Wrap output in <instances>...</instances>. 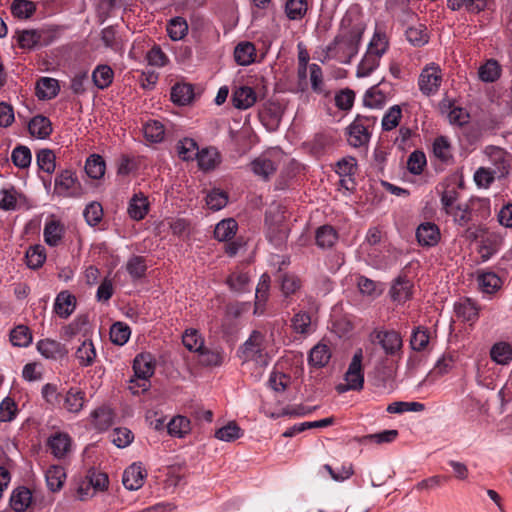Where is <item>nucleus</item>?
Returning a JSON list of instances; mask_svg holds the SVG:
<instances>
[{"mask_svg":"<svg viewBox=\"0 0 512 512\" xmlns=\"http://www.w3.org/2000/svg\"><path fill=\"white\" fill-rule=\"evenodd\" d=\"M169 435L182 438L190 431V420L184 416H176L167 424Z\"/></svg>","mask_w":512,"mask_h":512,"instance_id":"nucleus-45","label":"nucleus"},{"mask_svg":"<svg viewBox=\"0 0 512 512\" xmlns=\"http://www.w3.org/2000/svg\"><path fill=\"white\" fill-rule=\"evenodd\" d=\"M387 99V93L380 87V84L372 86L364 96V104L370 108L382 107Z\"/></svg>","mask_w":512,"mask_h":512,"instance_id":"nucleus-36","label":"nucleus"},{"mask_svg":"<svg viewBox=\"0 0 512 512\" xmlns=\"http://www.w3.org/2000/svg\"><path fill=\"white\" fill-rule=\"evenodd\" d=\"M59 83L54 78L42 77L36 83V96L40 100H50L57 96Z\"/></svg>","mask_w":512,"mask_h":512,"instance_id":"nucleus-17","label":"nucleus"},{"mask_svg":"<svg viewBox=\"0 0 512 512\" xmlns=\"http://www.w3.org/2000/svg\"><path fill=\"white\" fill-rule=\"evenodd\" d=\"M485 153L494 166L492 170L496 177L502 178L509 174L512 165V156L509 153L497 146L486 147Z\"/></svg>","mask_w":512,"mask_h":512,"instance_id":"nucleus-9","label":"nucleus"},{"mask_svg":"<svg viewBox=\"0 0 512 512\" xmlns=\"http://www.w3.org/2000/svg\"><path fill=\"white\" fill-rule=\"evenodd\" d=\"M10 10L14 17L28 19L36 11V5L35 2H12Z\"/></svg>","mask_w":512,"mask_h":512,"instance_id":"nucleus-60","label":"nucleus"},{"mask_svg":"<svg viewBox=\"0 0 512 512\" xmlns=\"http://www.w3.org/2000/svg\"><path fill=\"white\" fill-rule=\"evenodd\" d=\"M267 237L276 247L282 246L287 237V227L284 224H273L268 227Z\"/></svg>","mask_w":512,"mask_h":512,"instance_id":"nucleus-58","label":"nucleus"},{"mask_svg":"<svg viewBox=\"0 0 512 512\" xmlns=\"http://www.w3.org/2000/svg\"><path fill=\"white\" fill-rule=\"evenodd\" d=\"M265 336L257 330H254L249 338L240 346L238 356L243 362L254 361L260 366L268 364L267 353H265Z\"/></svg>","mask_w":512,"mask_h":512,"instance_id":"nucleus-2","label":"nucleus"},{"mask_svg":"<svg viewBox=\"0 0 512 512\" xmlns=\"http://www.w3.org/2000/svg\"><path fill=\"white\" fill-rule=\"evenodd\" d=\"M26 263L29 268L38 269L40 268L46 259L45 250L42 246L36 245L30 247L25 255Z\"/></svg>","mask_w":512,"mask_h":512,"instance_id":"nucleus-54","label":"nucleus"},{"mask_svg":"<svg viewBox=\"0 0 512 512\" xmlns=\"http://www.w3.org/2000/svg\"><path fill=\"white\" fill-rule=\"evenodd\" d=\"M188 24L182 17L172 18L167 24V33L171 40L178 41L186 36Z\"/></svg>","mask_w":512,"mask_h":512,"instance_id":"nucleus-44","label":"nucleus"},{"mask_svg":"<svg viewBox=\"0 0 512 512\" xmlns=\"http://www.w3.org/2000/svg\"><path fill=\"white\" fill-rule=\"evenodd\" d=\"M37 165L40 170L52 174L56 168V156L51 149H41L36 154Z\"/></svg>","mask_w":512,"mask_h":512,"instance_id":"nucleus-42","label":"nucleus"},{"mask_svg":"<svg viewBox=\"0 0 512 512\" xmlns=\"http://www.w3.org/2000/svg\"><path fill=\"white\" fill-rule=\"evenodd\" d=\"M243 435V430L235 421L229 422L227 425L219 428L215 432V437L221 441L233 442Z\"/></svg>","mask_w":512,"mask_h":512,"instance_id":"nucleus-43","label":"nucleus"},{"mask_svg":"<svg viewBox=\"0 0 512 512\" xmlns=\"http://www.w3.org/2000/svg\"><path fill=\"white\" fill-rule=\"evenodd\" d=\"M144 137L152 143H159L163 140L165 129L158 120H150L143 127Z\"/></svg>","mask_w":512,"mask_h":512,"instance_id":"nucleus-46","label":"nucleus"},{"mask_svg":"<svg viewBox=\"0 0 512 512\" xmlns=\"http://www.w3.org/2000/svg\"><path fill=\"white\" fill-rule=\"evenodd\" d=\"M373 118L368 116H358L346 128L347 141L350 146L360 148L368 144L370 140V132L368 130Z\"/></svg>","mask_w":512,"mask_h":512,"instance_id":"nucleus-4","label":"nucleus"},{"mask_svg":"<svg viewBox=\"0 0 512 512\" xmlns=\"http://www.w3.org/2000/svg\"><path fill=\"white\" fill-rule=\"evenodd\" d=\"M198 150V145L192 138H184L177 143L178 155L184 161L194 160Z\"/></svg>","mask_w":512,"mask_h":512,"instance_id":"nucleus-48","label":"nucleus"},{"mask_svg":"<svg viewBox=\"0 0 512 512\" xmlns=\"http://www.w3.org/2000/svg\"><path fill=\"white\" fill-rule=\"evenodd\" d=\"M345 23V20H343ZM364 33V27L356 24L347 28L342 27L334 40L326 48V57L335 59L342 64H349L358 53L359 45Z\"/></svg>","mask_w":512,"mask_h":512,"instance_id":"nucleus-1","label":"nucleus"},{"mask_svg":"<svg viewBox=\"0 0 512 512\" xmlns=\"http://www.w3.org/2000/svg\"><path fill=\"white\" fill-rule=\"evenodd\" d=\"M337 241V233L333 227L324 225L316 231V243L321 248H330Z\"/></svg>","mask_w":512,"mask_h":512,"instance_id":"nucleus-47","label":"nucleus"},{"mask_svg":"<svg viewBox=\"0 0 512 512\" xmlns=\"http://www.w3.org/2000/svg\"><path fill=\"white\" fill-rule=\"evenodd\" d=\"M411 289V282L407 278L399 276L392 284L390 296L399 303L406 302L411 297Z\"/></svg>","mask_w":512,"mask_h":512,"instance_id":"nucleus-18","label":"nucleus"},{"mask_svg":"<svg viewBox=\"0 0 512 512\" xmlns=\"http://www.w3.org/2000/svg\"><path fill=\"white\" fill-rule=\"evenodd\" d=\"M477 281L480 290L487 294L496 292L502 284L501 279L494 272H483L479 274Z\"/></svg>","mask_w":512,"mask_h":512,"instance_id":"nucleus-33","label":"nucleus"},{"mask_svg":"<svg viewBox=\"0 0 512 512\" xmlns=\"http://www.w3.org/2000/svg\"><path fill=\"white\" fill-rule=\"evenodd\" d=\"M426 30V27L422 24L409 27L406 30V38L413 46L421 47L428 43L429 40Z\"/></svg>","mask_w":512,"mask_h":512,"instance_id":"nucleus-50","label":"nucleus"},{"mask_svg":"<svg viewBox=\"0 0 512 512\" xmlns=\"http://www.w3.org/2000/svg\"><path fill=\"white\" fill-rule=\"evenodd\" d=\"M402 117V111L400 106H392L384 115L382 119V128L385 131H390L396 128Z\"/></svg>","mask_w":512,"mask_h":512,"instance_id":"nucleus-64","label":"nucleus"},{"mask_svg":"<svg viewBox=\"0 0 512 512\" xmlns=\"http://www.w3.org/2000/svg\"><path fill=\"white\" fill-rule=\"evenodd\" d=\"M29 133L38 139L48 138L52 131V123L50 119L43 115L34 116L28 123Z\"/></svg>","mask_w":512,"mask_h":512,"instance_id":"nucleus-14","label":"nucleus"},{"mask_svg":"<svg viewBox=\"0 0 512 512\" xmlns=\"http://www.w3.org/2000/svg\"><path fill=\"white\" fill-rule=\"evenodd\" d=\"M433 153L442 162H447L452 158L451 145L447 137L439 136L434 140Z\"/></svg>","mask_w":512,"mask_h":512,"instance_id":"nucleus-56","label":"nucleus"},{"mask_svg":"<svg viewBox=\"0 0 512 512\" xmlns=\"http://www.w3.org/2000/svg\"><path fill=\"white\" fill-rule=\"evenodd\" d=\"M201 364L205 366H220L224 361L223 352L220 350H211L203 346L198 352Z\"/></svg>","mask_w":512,"mask_h":512,"instance_id":"nucleus-55","label":"nucleus"},{"mask_svg":"<svg viewBox=\"0 0 512 512\" xmlns=\"http://www.w3.org/2000/svg\"><path fill=\"white\" fill-rule=\"evenodd\" d=\"M145 470L141 466L132 464L123 473L122 482L128 490H138L144 484Z\"/></svg>","mask_w":512,"mask_h":512,"instance_id":"nucleus-13","label":"nucleus"},{"mask_svg":"<svg viewBox=\"0 0 512 512\" xmlns=\"http://www.w3.org/2000/svg\"><path fill=\"white\" fill-rule=\"evenodd\" d=\"M11 160L20 169L28 168L32 160L30 149L24 145L16 146L11 153Z\"/></svg>","mask_w":512,"mask_h":512,"instance_id":"nucleus-49","label":"nucleus"},{"mask_svg":"<svg viewBox=\"0 0 512 512\" xmlns=\"http://www.w3.org/2000/svg\"><path fill=\"white\" fill-rule=\"evenodd\" d=\"M380 58V56L367 51L358 65L357 76L366 77L370 75L378 67Z\"/></svg>","mask_w":512,"mask_h":512,"instance_id":"nucleus-52","label":"nucleus"},{"mask_svg":"<svg viewBox=\"0 0 512 512\" xmlns=\"http://www.w3.org/2000/svg\"><path fill=\"white\" fill-rule=\"evenodd\" d=\"M416 238L421 246H435L441 238L439 227L432 222L421 223L416 230Z\"/></svg>","mask_w":512,"mask_h":512,"instance_id":"nucleus-12","label":"nucleus"},{"mask_svg":"<svg viewBox=\"0 0 512 512\" xmlns=\"http://www.w3.org/2000/svg\"><path fill=\"white\" fill-rule=\"evenodd\" d=\"M32 333L28 326L17 325L10 332V341L16 347H28L32 343Z\"/></svg>","mask_w":512,"mask_h":512,"instance_id":"nucleus-31","label":"nucleus"},{"mask_svg":"<svg viewBox=\"0 0 512 512\" xmlns=\"http://www.w3.org/2000/svg\"><path fill=\"white\" fill-rule=\"evenodd\" d=\"M75 357L81 366H91L96 358V350L93 342L90 339L84 340L77 348Z\"/></svg>","mask_w":512,"mask_h":512,"instance_id":"nucleus-24","label":"nucleus"},{"mask_svg":"<svg viewBox=\"0 0 512 512\" xmlns=\"http://www.w3.org/2000/svg\"><path fill=\"white\" fill-rule=\"evenodd\" d=\"M253 173L263 179H268L276 171L274 162L266 157H258L250 164Z\"/></svg>","mask_w":512,"mask_h":512,"instance_id":"nucleus-32","label":"nucleus"},{"mask_svg":"<svg viewBox=\"0 0 512 512\" xmlns=\"http://www.w3.org/2000/svg\"><path fill=\"white\" fill-rule=\"evenodd\" d=\"M455 313L464 321L474 322L478 318V308L471 299H465L455 304Z\"/></svg>","mask_w":512,"mask_h":512,"instance_id":"nucleus-34","label":"nucleus"},{"mask_svg":"<svg viewBox=\"0 0 512 512\" xmlns=\"http://www.w3.org/2000/svg\"><path fill=\"white\" fill-rule=\"evenodd\" d=\"M478 75L483 82H495L501 76V66L496 60L489 59L479 67Z\"/></svg>","mask_w":512,"mask_h":512,"instance_id":"nucleus-29","label":"nucleus"},{"mask_svg":"<svg viewBox=\"0 0 512 512\" xmlns=\"http://www.w3.org/2000/svg\"><path fill=\"white\" fill-rule=\"evenodd\" d=\"M113 78L114 72L108 65H98L92 73L95 86L101 90L108 88L112 84Z\"/></svg>","mask_w":512,"mask_h":512,"instance_id":"nucleus-26","label":"nucleus"},{"mask_svg":"<svg viewBox=\"0 0 512 512\" xmlns=\"http://www.w3.org/2000/svg\"><path fill=\"white\" fill-rule=\"evenodd\" d=\"M72 440L67 433L57 432L52 434L47 440V446L54 457L64 458L71 450Z\"/></svg>","mask_w":512,"mask_h":512,"instance_id":"nucleus-11","label":"nucleus"},{"mask_svg":"<svg viewBox=\"0 0 512 512\" xmlns=\"http://www.w3.org/2000/svg\"><path fill=\"white\" fill-rule=\"evenodd\" d=\"M193 96L194 90L191 84L177 83L171 89V100L181 106L190 103Z\"/></svg>","mask_w":512,"mask_h":512,"instance_id":"nucleus-23","label":"nucleus"},{"mask_svg":"<svg viewBox=\"0 0 512 512\" xmlns=\"http://www.w3.org/2000/svg\"><path fill=\"white\" fill-rule=\"evenodd\" d=\"M346 384H338L336 391L344 393L348 390L359 391L363 388L364 374L362 371V350L359 349L353 356L348 370L345 373Z\"/></svg>","mask_w":512,"mask_h":512,"instance_id":"nucleus-3","label":"nucleus"},{"mask_svg":"<svg viewBox=\"0 0 512 512\" xmlns=\"http://www.w3.org/2000/svg\"><path fill=\"white\" fill-rule=\"evenodd\" d=\"M333 423H334V418L333 417H328V418L321 419V420H318V421H313V422H303V423L296 424V425L288 428L283 433V436L284 437H292V436L296 435L297 433H301V432H303L305 430H308V429H311V428L328 427V426L332 425Z\"/></svg>","mask_w":512,"mask_h":512,"instance_id":"nucleus-35","label":"nucleus"},{"mask_svg":"<svg viewBox=\"0 0 512 512\" xmlns=\"http://www.w3.org/2000/svg\"><path fill=\"white\" fill-rule=\"evenodd\" d=\"M133 370L135 379L131 383H136L139 388L146 391L149 387V378L152 377L155 370V362L150 353H140L133 361Z\"/></svg>","mask_w":512,"mask_h":512,"instance_id":"nucleus-5","label":"nucleus"},{"mask_svg":"<svg viewBox=\"0 0 512 512\" xmlns=\"http://www.w3.org/2000/svg\"><path fill=\"white\" fill-rule=\"evenodd\" d=\"M441 81L442 74L439 66L435 64L428 65L419 76V89L424 95L430 96L438 91Z\"/></svg>","mask_w":512,"mask_h":512,"instance_id":"nucleus-8","label":"nucleus"},{"mask_svg":"<svg viewBox=\"0 0 512 512\" xmlns=\"http://www.w3.org/2000/svg\"><path fill=\"white\" fill-rule=\"evenodd\" d=\"M198 165L202 170H212L216 167L219 162V155L215 149H202L198 150L196 155Z\"/></svg>","mask_w":512,"mask_h":512,"instance_id":"nucleus-41","label":"nucleus"},{"mask_svg":"<svg viewBox=\"0 0 512 512\" xmlns=\"http://www.w3.org/2000/svg\"><path fill=\"white\" fill-rule=\"evenodd\" d=\"M490 356L498 364L506 365L512 360V347L506 342H499L492 346Z\"/></svg>","mask_w":512,"mask_h":512,"instance_id":"nucleus-40","label":"nucleus"},{"mask_svg":"<svg viewBox=\"0 0 512 512\" xmlns=\"http://www.w3.org/2000/svg\"><path fill=\"white\" fill-rule=\"evenodd\" d=\"M92 424L99 431L107 430L113 423V412L108 407H99L91 413Z\"/></svg>","mask_w":512,"mask_h":512,"instance_id":"nucleus-22","label":"nucleus"},{"mask_svg":"<svg viewBox=\"0 0 512 512\" xmlns=\"http://www.w3.org/2000/svg\"><path fill=\"white\" fill-rule=\"evenodd\" d=\"M105 168V161L98 154H93L86 160L85 171L92 179L102 178L105 173Z\"/></svg>","mask_w":512,"mask_h":512,"instance_id":"nucleus-37","label":"nucleus"},{"mask_svg":"<svg viewBox=\"0 0 512 512\" xmlns=\"http://www.w3.org/2000/svg\"><path fill=\"white\" fill-rule=\"evenodd\" d=\"M38 352L46 359L58 360L68 355V348L61 342L46 338L38 341L37 343Z\"/></svg>","mask_w":512,"mask_h":512,"instance_id":"nucleus-10","label":"nucleus"},{"mask_svg":"<svg viewBox=\"0 0 512 512\" xmlns=\"http://www.w3.org/2000/svg\"><path fill=\"white\" fill-rule=\"evenodd\" d=\"M148 208L149 203L147 198L143 193H138L131 198L128 213L132 219L139 221L146 216Z\"/></svg>","mask_w":512,"mask_h":512,"instance_id":"nucleus-21","label":"nucleus"},{"mask_svg":"<svg viewBox=\"0 0 512 512\" xmlns=\"http://www.w3.org/2000/svg\"><path fill=\"white\" fill-rule=\"evenodd\" d=\"M130 334V327L122 322H116L110 328V339L116 345H124Z\"/></svg>","mask_w":512,"mask_h":512,"instance_id":"nucleus-53","label":"nucleus"},{"mask_svg":"<svg viewBox=\"0 0 512 512\" xmlns=\"http://www.w3.org/2000/svg\"><path fill=\"white\" fill-rule=\"evenodd\" d=\"M66 479V473L62 466L53 465L46 471V482L52 492L59 491Z\"/></svg>","mask_w":512,"mask_h":512,"instance_id":"nucleus-27","label":"nucleus"},{"mask_svg":"<svg viewBox=\"0 0 512 512\" xmlns=\"http://www.w3.org/2000/svg\"><path fill=\"white\" fill-rule=\"evenodd\" d=\"M76 307V298L68 291L60 292L54 303V311L61 318H68Z\"/></svg>","mask_w":512,"mask_h":512,"instance_id":"nucleus-15","label":"nucleus"},{"mask_svg":"<svg viewBox=\"0 0 512 512\" xmlns=\"http://www.w3.org/2000/svg\"><path fill=\"white\" fill-rule=\"evenodd\" d=\"M372 342H377L388 356L397 355L402 348V338L394 330H374L370 334Z\"/></svg>","mask_w":512,"mask_h":512,"instance_id":"nucleus-6","label":"nucleus"},{"mask_svg":"<svg viewBox=\"0 0 512 512\" xmlns=\"http://www.w3.org/2000/svg\"><path fill=\"white\" fill-rule=\"evenodd\" d=\"M388 45L389 42L385 33L377 31L375 32L372 40L370 41L367 51H370L372 54L382 57V55L386 52Z\"/></svg>","mask_w":512,"mask_h":512,"instance_id":"nucleus-63","label":"nucleus"},{"mask_svg":"<svg viewBox=\"0 0 512 512\" xmlns=\"http://www.w3.org/2000/svg\"><path fill=\"white\" fill-rule=\"evenodd\" d=\"M64 226L59 221H50L44 227V239L49 246H57L64 235Z\"/></svg>","mask_w":512,"mask_h":512,"instance_id":"nucleus-25","label":"nucleus"},{"mask_svg":"<svg viewBox=\"0 0 512 512\" xmlns=\"http://www.w3.org/2000/svg\"><path fill=\"white\" fill-rule=\"evenodd\" d=\"M256 100V92L249 86L238 87L232 94L233 105L238 109H248L255 104Z\"/></svg>","mask_w":512,"mask_h":512,"instance_id":"nucleus-16","label":"nucleus"},{"mask_svg":"<svg viewBox=\"0 0 512 512\" xmlns=\"http://www.w3.org/2000/svg\"><path fill=\"white\" fill-rule=\"evenodd\" d=\"M32 502L31 491L26 487L15 489L10 498V506L15 512H24Z\"/></svg>","mask_w":512,"mask_h":512,"instance_id":"nucleus-19","label":"nucleus"},{"mask_svg":"<svg viewBox=\"0 0 512 512\" xmlns=\"http://www.w3.org/2000/svg\"><path fill=\"white\" fill-rule=\"evenodd\" d=\"M237 227V222L232 218L222 220L214 229V237L218 241H229L236 234Z\"/></svg>","mask_w":512,"mask_h":512,"instance_id":"nucleus-30","label":"nucleus"},{"mask_svg":"<svg viewBox=\"0 0 512 512\" xmlns=\"http://www.w3.org/2000/svg\"><path fill=\"white\" fill-rule=\"evenodd\" d=\"M256 48L251 42H241L234 49V58L237 64L248 66L255 61Z\"/></svg>","mask_w":512,"mask_h":512,"instance_id":"nucleus-20","label":"nucleus"},{"mask_svg":"<svg viewBox=\"0 0 512 512\" xmlns=\"http://www.w3.org/2000/svg\"><path fill=\"white\" fill-rule=\"evenodd\" d=\"M86 480L91 488L101 491L105 490L109 483L107 474L99 472L95 468H90L88 470Z\"/></svg>","mask_w":512,"mask_h":512,"instance_id":"nucleus-59","label":"nucleus"},{"mask_svg":"<svg viewBox=\"0 0 512 512\" xmlns=\"http://www.w3.org/2000/svg\"><path fill=\"white\" fill-rule=\"evenodd\" d=\"M55 193L63 197L81 195V185L71 170H63L55 177Z\"/></svg>","mask_w":512,"mask_h":512,"instance_id":"nucleus-7","label":"nucleus"},{"mask_svg":"<svg viewBox=\"0 0 512 512\" xmlns=\"http://www.w3.org/2000/svg\"><path fill=\"white\" fill-rule=\"evenodd\" d=\"M425 166L426 156L423 152L416 150L409 155L407 160V169L410 173L419 175L422 173Z\"/></svg>","mask_w":512,"mask_h":512,"instance_id":"nucleus-61","label":"nucleus"},{"mask_svg":"<svg viewBox=\"0 0 512 512\" xmlns=\"http://www.w3.org/2000/svg\"><path fill=\"white\" fill-rule=\"evenodd\" d=\"M85 401V393L81 390L71 388L64 400V407L72 413H78L82 410Z\"/></svg>","mask_w":512,"mask_h":512,"instance_id":"nucleus-39","label":"nucleus"},{"mask_svg":"<svg viewBox=\"0 0 512 512\" xmlns=\"http://www.w3.org/2000/svg\"><path fill=\"white\" fill-rule=\"evenodd\" d=\"M331 358V352L327 345L317 344L309 354V363L315 367H324Z\"/></svg>","mask_w":512,"mask_h":512,"instance_id":"nucleus-38","label":"nucleus"},{"mask_svg":"<svg viewBox=\"0 0 512 512\" xmlns=\"http://www.w3.org/2000/svg\"><path fill=\"white\" fill-rule=\"evenodd\" d=\"M183 345L192 352L198 353L204 346V340L196 329H187L182 336Z\"/></svg>","mask_w":512,"mask_h":512,"instance_id":"nucleus-51","label":"nucleus"},{"mask_svg":"<svg viewBox=\"0 0 512 512\" xmlns=\"http://www.w3.org/2000/svg\"><path fill=\"white\" fill-rule=\"evenodd\" d=\"M429 342L430 332L427 328L418 326L413 329L410 338V346L412 350L416 352H423L428 348Z\"/></svg>","mask_w":512,"mask_h":512,"instance_id":"nucleus-28","label":"nucleus"},{"mask_svg":"<svg viewBox=\"0 0 512 512\" xmlns=\"http://www.w3.org/2000/svg\"><path fill=\"white\" fill-rule=\"evenodd\" d=\"M291 327L295 333L308 334L311 327V316L304 311L297 312L291 319Z\"/></svg>","mask_w":512,"mask_h":512,"instance_id":"nucleus-57","label":"nucleus"},{"mask_svg":"<svg viewBox=\"0 0 512 512\" xmlns=\"http://www.w3.org/2000/svg\"><path fill=\"white\" fill-rule=\"evenodd\" d=\"M228 202V195L218 189L212 190L206 196V205L213 211H218L226 206Z\"/></svg>","mask_w":512,"mask_h":512,"instance_id":"nucleus-62","label":"nucleus"}]
</instances>
